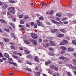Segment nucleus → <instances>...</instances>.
Instances as JSON below:
<instances>
[{
    "label": "nucleus",
    "mask_w": 76,
    "mask_h": 76,
    "mask_svg": "<svg viewBox=\"0 0 76 76\" xmlns=\"http://www.w3.org/2000/svg\"><path fill=\"white\" fill-rule=\"evenodd\" d=\"M8 10L12 14H15V10L14 7H10L8 8Z\"/></svg>",
    "instance_id": "f257e3e1"
},
{
    "label": "nucleus",
    "mask_w": 76,
    "mask_h": 76,
    "mask_svg": "<svg viewBox=\"0 0 76 76\" xmlns=\"http://www.w3.org/2000/svg\"><path fill=\"white\" fill-rule=\"evenodd\" d=\"M59 59L60 60H64V61H65V62H66V61H69V58L64 56L60 57L59 58Z\"/></svg>",
    "instance_id": "f03ea898"
},
{
    "label": "nucleus",
    "mask_w": 76,
    "mask_h": 76,
    "mask_svg": "<svg viewBox=\"0 0 76 76\" xmlns=\"http://www.w3.org/2000/svg\"><path fill=\"white\" fill-rule=\"evenodd\" d=\"M31 35H32L31 37L33 38L34 39H37L38 38V36L36 34L31 33Z\"/></svg>",
    "instance_id": "7ed1b4c3"
},
{
    "label": "nucleus",
    "mask_w": 76,
    "mask_h": 76,
    "mask_svg": "<svg viewBox=\"0 0 76 76\" xmlns=\"http://www.w3.org/2000/svg\"><path fill=\"white\" fill-rule=\"evenodd\" d=\"M49 46H50V44H49L48 43H47L46 44L45 43L43 44V47L46 48H48V47H49Z\"/></svg>",
    "instance_id": "20e7f679"
},
{
    "label": "nucleus",
    "mask_w": 76,
    "mask_h": 76,
    "mask_svg": "<svg viewBox=\"0 0 76 76\" xmlns=\"http://www.w3.org/2000/svg\"><path fill=\"white\" fill-rule=\"evenodd\" d=\"M51 61L50 60H49L48 61H46L45 62V64L46 66H48V64H51Z\"/></svg>",
    "instance_id": "39448f33"
},
{
    "label": "nucleus",
    "mask_w": 76,
    "mask_h": 76,
    "mask_svg": "<svg viewBox=\"0 0 76 76\" xmlns=\"http://www.w3.org/2000/svg\"><path fill=\"white\" fill-rule=\"evenodd\" d=\"M27 58H31V59H33L34 57L31 55H29L27 56Z\"/></svg>",
    "instance_id": "423d86ee"
},
{
    "label": "nucleus",
    "mask_w": 76,
    "mask_h": 76,
    "mask_svg": "<svg viewBox=\"0 0 76 76\" xmlns=\"http://www.w3.org/2000/svg\"><path fill=\"white\" fill-rule=\"evenodd\" d=\"M8 7V6L7 4H5L2 7V9H6L7 7Z\"/></svg>",
    "instance_id": "0eeeda50"
},
{
    "label": "nucleus",
    "mask_w": 76,
    "mask_h": 76,
    "mask_svg": "<svg viewBox=\"0 0 76 76\" xmlns=\"http://www.w3.org/2000/svg\"><path fill=\"white\" fill-rule=\"evenodd\" d=\"M58 29H52L51 30V32H52V33H54V32H56V31H57Z\"/></svg>",
    "instance_id": "6e6552de"
},
{
    "label": "nucleus",
    "mask_w": 76,
    "mask_h": 76,
    "mask_svg": "<svg viewBox=\"0 0 76 76\" xmlns=\"http://www.w3.org/2000/svg\"><path fill=\"white\" fill-rule=\"evenodd\" d=\"M68 50L69 51H73L74 49L71 48H68Z\"/></svg>",
    "instance_id": "1a4fd4ad"
},
{
    "label": "nucleus",
    "mask_w": 76,
    "mask_h": 76,
    "mask_svg": "<svg viewBox=\"0 0 76 76\" xmlns=\"http://www.w3.org/2000/svg\"><path fill=\"white\" fill-rule=\"evenodd\" d=\"M51 21L53 23H55V24H60L59 22H58L55 20H51Z\"/></svg>",
    "instance_id": "9d476101"
},
{
    "label": "nucleus",
    "mask_w": 76,
    "mask_h": 76,
    "mask_svg": "<svg viewBox=\"0 0 76 76\" xmlns=\"http://www.w3.org/2000/svg\"><path fill=\"white\" fill-rule=\"evenodd\" d=\"M0 22H1V23H5V24L6 23V21H4L3 19H0Z\"/></svg>",
    "instance_id": "9b49d317"
},
{
    "label": "nucleus",
    "mask_w": 76,
    "mask_h": 76,
    "mask_svg": "<svg viewBox=\"0 0 76 76\" xmlns=\"http://www.w3.org/2000/svg\"><path fill=\"white\" fill-rule=\"evenodd\" d=\"M4 56H5V57L6 58H9V57H10L9 55L6 53L4 54Z\"/></svg>",
    "instance_id": "f8f14e48"
},
{
    "label": "nucleus",
    "mask_w": 76,
    "mask_h": 76,
    "mask_svg": "<svg viewBox=\"0 0 76 76\" xmlns=\"http://www.w3.org/2000/svg\"><path fill=\"white\" fill-rule=\"evenodd\" d=\"M11 35L12 37L13 38H14V39H16V36H15L14 34V33H11Z\"/></svg>",
    "instance_id": "ddd939ff"
},
{
    "label": "nucleus",
    "mask_w": 76,
    "mask_h": 76,
    "mask_svg": "<svg viewBox=\"0 0 76 76\" xmlns=\"http://www.w3.org/2000/svg\"><path fill=\"white\" fill-rule=\"evenodd\" d=\"M60 31L61 32H63V33H64L66 32V30L64 29H60Z\"/></svg>",
    "instance_id": "4468645a"
},
{
    "label": "nucleus",
    "mask_w": 76,
    "mask_h": 76,
    "mask_svg": "<svg viewBox=\"0 0 76 76\" xmlns=\"http://www.w3.org/2000/svg\"><path fill=\"white\" fill-rule=\"evenodd\" d=\"M34 60L37 62H39V60H38V57L35 56Z\"/></svg>",
    "instance_id": "2eb2a0df"
},
{
    "label": "nucleus",
    "mask_w": 76,
    "mask_h": 76,
    "mask_svg": "<svg viewBox=\"0 0 76 76\" xmlns=\"http://www.w3.org/2000/svg\"><path fill=\"white\" fill-rule=\"evenodd\" d=\"M25 52L27 54H30V52L28 50H25Z\"/></svg>",
    "instance_id": "dca6fc26"
},
{
    "label": "nucleus",
    "mask_w": 76,
    "mask_h": 76,
    "mask_svg": "<svg viewBox=\"0 0 76 76\" xmlns=\"http://www.w3.org/2000/svg\"><path fill=\"white\" fill-rule=\"evenodd\" d=\"M49 42L50 43L51 45H52V46L54 45V43L52 41H50Z\"/></svg>",
    "instance_id": "f3484780"
},
{
    "label": "nucleus",
    "mask_w": 76,
    "mask_h": 76,
    "mask_svg": "<svg viewBox=\"0 0 76 76\" xmlns=\"http://www.w3.org/2000/svg\"><path fill=\"white\" fill-rule=\"evenodd\" d=\"M8 1L11 3H16V2L13 0H9Z\"/></svg>",
    "instance_id": "a211bd4d"
},
{
    "label": "nucleus",
    "mask_w": 76,
    "mask_h": 76,
    "mask_svg": "<svg viewBox=\"0 0 76 76\" xmlns=\"http://www.w3.org/2000/svg\"><path fill=\"white\" fill-rule=\"evenodd\" d=\"M32 43L34 45H37V42L36 40H34Z\"/></svg>",
    "instance_id": "6ab92c4d"
},
{
    "label": "nucleus",
    "mask_w": 76,
    "mask_h": 76,
    "mask_svg": "<svg viewBox=\"0 0 76 76\" xmlns=\"http://www.w3.org/2000/svg\"><path fill=\"white\" fill-rule=\"evenodd\" d=\"M58 37H59L60 38L61 37H64V34H59L58 35Z\"/></svg>",
    "instance_id": "aec40b11"
},
{
    "label": "nucleus",
    "mask_w": 76,
    "mask_h": 76,
    "mask_svg": "<svg viewBox=\"0 0 76 76\" xmlns=\"http://www.w3.org/2000/svg\"><path fill=\"white\" fill-rule=\"evenodd\" d=\"M63 42L64 43V44H68V41L65 40H63Z\"/></svg>",
    "instance_id": "412c9836"
},
{
    "label": "nucleus",
    "mask_w": 76,
    "mask_h": 76,
    "mask_svg": "<svg viewBox=\"0 0 76 76\" xmlns=\"http://www.w3.org/2000/svg\"><path fill=\"white\" fill-rule=\"evenodd\" d=\"M39 19L41 20H44V17L42 16L40 17L39 18Z\"/></svg>",
    "instance_id": "4be33fe9"
},
{
    "label": "nucleus",
    "mask_w": 76,
    "mask_h": 76,
    "mask_svg": "<svg viewBox=\"0 0 76 76\" xmlns=\"http://www.w3.org/2000/svg\"><path fill=\"white\" fill-rule=\"evenodd\" d=\"M29 17L27 15H25L24 17V19H29Z\"/></svg>",
    "instance_id": "5701e85b"
},
{
    "label": "nucleus",
    "mask_w": 76,
    "mask_h": 76,
    "mask_svg": "<svg viewBox=\"0 0 76 76\" xmlns=\"http://www.w3.org/2000/svg\"><path fill=\"white\" fill-rule=\"evenodd\" d=\"M56 16H58V17H61L62 15H61L58 13H57L56 14Z\"/></svg>",
    "instance_id": "b1692460"
},
{
    "label": "nucleus",
    "mask_w": 76,
    "mask_h": 76,
    "mask_svg": "<svg viewBox=\"0 0 76 76\" xmlns=\"http://www.w3.org/2000/svg\"><path fill=\"white\" fill-rule=\"evenodd\" d=\"M72 44H73L74 45H76V41L75 40H73L72 41Z\"/></svg>",
    "instance_id": "393cba45"
},
{
    "label": "nucleus",
    "mask_w": 76,
    "mask_h": 76,
    "mask_svg": "<svg viewBox=\"0 0 76 76\" xmlns=\"http://www.w3.org/2000/svg\"><path fill=\"white\" fill-rule=\"evenodd\" d=\"M61 49L62 50H66V48H65V47H64L63 46H61L60 47Z\"/></svg>",
    "instance_id": "a878e982"
},
{
    "label": "nucleus",
    "mask_w": 76,
    "mask_h": 76,
    "mask_svg": "<svg viewBox=\"0 0 76 76\" xmlns=\"http://www.w3.org/2000/svg\"><path fill=\"white\" fill-rule=\"evenodd\" d=\"M67 76H72V74L70 72H68L67 73Z\"/></svg>",
    "instance_id": "bb28decb"
},
{
    "label": "nucleus",
    "mask_w": 76,
    "mask_h": 76,
    "mask_svg": "<svg viewBox=\"0 0 76 76\" xmlns=\"http://www.w3.org/2000/svg\"><path fill=\"white\" fill-rule=\"evenodd\" d=\"M4 41H5V42H8L9 41V40L7 38H6L4 39Z\"/></svg>",
    "instance_id": "cd10ccee"
},
{
    "label": "nucleus",
    "mask_w": 76,
    "mask_h": 76,
    "mask_svg": "<svg viewBox=\"0 0 76 76\" xmlns=\"http://www.w3.org/2000/svg\"><path fill=\"white\" fill-rule=\"evenodd\" d=\"M24 42H25L27 44H30V42L28 40H25Z\"/></svg>",
    "instance_id": "c85d7f7f"
},
{
    "label": "nucleus",
    "mask_w": 76,
    "mask_h": 76,
    "mask_svg": "<svg viewBox=\"0 0 76 76\" xmlns=\"http://www.w3.org/2000/svg\"><path fill=\"white\" fill-rule=\"evenodd\" d=\"M56 20H57V21H59V20H60V18L59 17H56Z\"/></svg>",
    "instance_id": "c756f323"
},
{
    "label": "nucleus",
    "mask_w": 76,
    "mask_h": 76,
    "mask_svg": "<svg viewBox=\"0 0 76 76\" xmlns=\"http://www.w3.org/2000/svg\"><path fill=\"white\" fill-rule=\"evenodd\" d=\"M54 14V12L52 10H51V11L49 12L50 15H53Z\"/></svg>",
    "instance_id": "7c9ffc66"
},
{
    "label": "nucleus",
    "mask_w": 76,
    "mask_h": 76,
    "mask_svg": "<svg viewBox=\"0 0 76 76\" xmlns=\"http://www.w3.org/2000/svg\"><path fill=\"white\" fill-rule=\"evenodd\" d=\"M48 73H49L50 74H51V70H50V69H48Z\"/></svg>",
    "instance_id": "2f4dec72"
},
{
    "label": "nucleus",
    "mask_w": 76,
    "mask_h": 76,
    "mask_svg": "<svg viewBox=\"0 0 76 76\" xmlns=\"http://www.w3.org/2000/svg\"><path fill=\"white\" fill-rule=\"evenodd\" d=\"M19 17L20 18H23V14L20 15H19Z\"/></svg>",
    "instance_id": "473e14b6"
},
{
    "label": "nucleus",
    "mask_w": 76,
    "mask_h": 76,
    "mask_svg": "<svg viewBox=\"0 0 76 76\" xmlns=\"http://www.w3.org/2000/svg\"><path fill=\"white\" fill-rule=\"evenodd\" d=\"M53 69L55 70L56 71H58V68H57V67H55Z\"/></svg>",
    "instance_id": "72a5a7b5"
},
{
    "label": "nucleus",
    "mask_w": 76,
    "mask_h": 76,
    "mask_svg": "<svg viewBox=\"0 0 76 76\" xmlns=\"http://www.w3.org/2000/svg\"><path fill=\"white\" fill-rule=\"evenodd\" d=\"M10 47L13 50H14L15 48V46H10Z\"/></svg>",
    "instance_id": "f704fd0d"
},
{
    "label": "nucleus",
    "mask_w": 76,
    "mask_h": 76,
    "mask_svg": "<svg viewBox=\"0 0 76 76\" xmlns=\"http://www.w3.org/2000/svg\"><path fill=\"white\" fill-rule=\"evenodd\" d=\"M66 38L67 39V40H70V37L69 36H67L66 37Z\"/></svg>",
    "instance_id": "c9c22d12"
},
{
    "label": "nucleus",
    "mask_w": 76,
    "mask_h": 76,
    "mask_svg": "<svg viewBox=\"0 0 76 76\" xmlns=\"http://www.w3.org/2000/svg\"><path fill=\"white\" fill-rule=\"evenodd\" d=\"M66 53V52H65V51L64 50H63L61 51V54H64Z\"/></svg>",
    "instance_id": "e433bc0d"
},
{
    "label": "nucleus",
    "mask_w": 76,
    "mask_h": 76,
    "mask_svg": "<svg viewBox=\"0 0 76 76\" xmlns=\"http://www.w3.org/2000/svg\"><path fill=\"white\" fill-rule=\"evenodd\" d=\"M34 74L35 75V76H37L38 75L37 72H34Z\"/></svg>",
    "instance_id": "4c0bfd02"
},
{
    "label": "nucleus",
    "mask_w": 76,
    "mask_h": 76,
    "mask_svg": "<svg viewBox=\"0 0 76 76\" xmlns=\"http://www.w3.org/2000/svg\"><path fill=\"white\" fill-rule=\"evenodd\" d=\"M64 42H61L60 44V45H64Z\"/></svg>",
    "instance_id": "58836bf2"
},
{
    "label": "nucleus",
    "mask_w": 76,
    "mask_h": 76,
    "mask_svg": "<svg viewBox=\"0 0 76 76\" xmlns=\"http://www.w3.org/2000/svg\"><path fill=\"white\" fill-rule=\"evenodd\" d=\"M20 23L21 24H23L24 23V21L23 20H21L20 21Z\"/></svg>",
    "instance_id": "ea45409f"
},
{
    "label": "nucleus",
    "mask_w": 76,
    "mask_h": 76,
    "mask_svg": "<svg viewBox=\"0 0 76 76\" xmlns=\"http://www.w3.org/2000/svg\"><path fill=\"white\" fill-rule=\"evenodd\" d=\"M55 65H53L51 66V69H54L55 68L54 67Z\"/></svg>",
    "instance_id": "a19ab883"
},
{
    "label": "nucleus",
    "mask_w": 76,
    "mask_h": 76,
    "mask_svg": "<svg viewBox=\"0 0 76 76\" xmlns=\"http://www.w3.org/2000/svg\"><path fill=\"white\" fill-rule=\"evenodd\" d=\"M13 53L15 55H18V53L17 52H14Z\"/></svg>",
    "instance_id": "79ce46f5"
},
{
    "label": "nucleus",
    "mask_w": 76,
    "mask_h": 76,
    "mask_svg": "<svg viewBox=\"0 0 76 76\" xmlns=\"http://www.w3.org/2000/svg\"><path fill=\"white\" fill-rule=\"evenodd\" d=\"M13 57L14 58H16L17 59H18V56H15V55L13 56Z\"/></svg>",
    "instance_id": "37998d69"
},
{
    "label": "nucleus",
    "mask_w": 76,
    "mask_h": 76,
    "mask_svg": "<svg viewBox=\"0 0 76 76\" xmlns=\"http://www.w3.org/2000/svg\"><path fill=\"white\" fill-rule=\"evenodd\" d=\"M39 42L40 43H41V42H42V39L41 38L39 39Z\"/></svg>",
    "instance_id": "c03bdc74"
},
{
    "label": "nucleus",
    "mask_w": 76,
    "mask_h": 76,
    "mask_svg": "<svg viewBox=\"0 0 76 76\" xmlns=\"http://www.w3.org/2000/svg\"><path fill=\"white\" fill-rule=\"evenodd\" d=\"M5 31H6L7 32H9V29L8 28H7L6 29H5Z\"/></svg>",
    "instance_id": "a18cd8bd"
},
{
    "label": "nucleus",
    "mask_w": 76,
    "mask_h": 76,
    "mask_svg": "<svg viewBox=\"0 0 76 76\" xmlns=\"http://www.w3.org/2000/svg\"><path fill=\"white\" fill-rule=\"evenodd\" d=\"M8 60L9 61H13V60L12 58H9L8 59Z\"/></svg>",
    "instance_id": "49530a36"
},
{
    "label": "nucleus",
    "mask_w": 76,
    "mask_h": 76,
    "mask_svg": "<svg viewBox=\"0 0 76 76\" xmlns=\"http://www.w3.org/2000/svg\"><path fill=\"white\" fill-rule=\"evenodd\" d=\"M62 21H64L66 20V18H64L61 19Z\"/></svg>",
    "instance_id": "de8ad7c7"
},
{
    "label": "nucleus",
    "mask_w": 76,
    "mask_h": 76,
    "mask_svg": "<svg viewBox=\"0 0 76 76\" xmlns=\"http://www.w3.org/2000/svg\"><path fill=\"white\" fill-rule=\"evenodd\" d=\"M70 66L71 67L72 69H74V66H73V65H72L71 64H70Z\"/></svg>",
    "instance_id": "09e8293b"
},
{
    "label": "nucleus",
    "mask_w": 76,
    "mask_h": 76,
    "mask_svg": "<svg viewBox=\"0 0 76 76\" xmlns=\"http://www.w3.org/2000/svg\"><path fill=\"white\" fill-rule=\"evenodd\" d=\"M34 28H37V24H35L34 25Z\"/></svg>",
    "instance_id": "8fccbe9b"
},
{
    "label": "nucleus",
    "mask_w": 76,
    "mask_h": 76,
    "mask_svg": "<svg viewBox=\"0 0 76 76\" xmlns=\"http://www.w3.org/2000/svg\"><path fill=\"white\" fill-rule=\"evenodd\" d=\"M27 71H29V72H32V70L29 68H27Z\"/></svg>",
    "instance_id": "3c124183"
},
{
    "label": "nucleus",
    "mask_w": 76,
    "mask_h": 76,
    "mask_svg": "<svg viewBox=\"0 0 76 76\" xmlns=\"http://www.w3.org/2000/svg\"><path fill=\"white\" fill-rule=\"evenodd\" d=\"M27 64H30V65H32V63L31 62H27Z\"/></svg>",
    "instance_id": "603ef678"
},
{
    "label": "nucleus",
    "mask_w": 76,
    "mask_h": 76,
    "mask_svg": "<svg viewBox=\"0 0 76 76\" xmlns=\"http://www.w3.org/2000/svg\"><path fill=\"white\" fill-rule=\"evenodd\" d=\"M50 56H53L54 55V54L51 52H50L49 53Z\"/></svg>",
    "instance_id": "864d4df0"
},
{
    "label": "nucleus",
    "mask_w": 76,
    "mask_h": 76,
    "mask_svg": "<svg viewBox=\"0 0 76 76\" xmlns=\"http://www.w3.org/2000/svg\"><path fill=\"white\" fill-rule=\"evenodd\" d=\"M73 61L74 63H75V64H76V60H75V59H73Z\"/></svg>",
    "instance_id": "5fc2aeb1"
},
{
    "label": "nucleus",
    "mask_w": 76,
    "mask_h": 76,
    "mask_svg": "<svg viewBox=\"0 0 76 76\" xmlns=\"http://www.w3.org/2000/svg\"><path fill=\"white\" fill-rule=\"evenodd\" d=\"M68 15L69 16H72V14H68Z\"/></svg>",
    "instance_id": "6e6d98bb"
},
{
    "label": "nucleus",
    "mask_w": 76,
    "mask_h": 76,
    "mask_svg": "<svg viewBox=\"0 0 76 76\" xmlns=\"http://www.w3.org/2000/svg\"><path fill=\"white\" fill-rule=\"evenodd\" d=\"M0 56L1 57H3V55L2 54V53H0Z\"/></svg>",
    "instance_id": "4d7b16f0"
},
{
    "label": "nucleus",
    "mask_w": 76,
    "mask_h": 76,
    "mask_svg": "<svg viewBox=\"0 0 76 76\" xmlns=\"http://www.w3.org/2000/svg\"><path fill=\"white\" fill-rule=\"evenodd\" d=\"M49 50L50 51H53L54 49H53V48H49Z\"/></svg>",
    "instance_id": "13d9d810"
},
{
    "label": "nucleus",
    "mask_w": 76,
    "mask_h": 76,
    "mask_svg": "<svg viewBox=\"0 0 76 76\" xmlns=\"http://www.w3.org/2000/svg\"><path fill=\"white\" fill-rule=\"evenodd\" d=\"M42 23L41 22H40V23H38V26H40Z\"/></svg>",
    "instance_id": "bf43d9fd"
},
{
    "label": "nucleus",
    "mask_w": 76,
    "mask_h": 76,
    "mask_svg": "<svg viewBox=\"0 0 76 76\" xmlns=\"http://www.w3.org/2000/svg\"><path fill=\"white\" fill-rule=\"evenodd\" d=\"M64 24H67V23H68V22L65 21V22H64Z\"/></svg>",
    "instance_id": "052dcab7"
},
{
    "label": "nucleus",
    "mask_w": 76,
    "mask_h": 76,
    "mask_svg": "<svg viewBox=\"0 0 76 76\" xmlns=\"http://www.w3.org/2000/svg\"><path fill=\"white\" fill-rule=\"evenodd\" d=\"M31 25L33 26L34 25V22H31Z\"/></svg>",
    "instance_id": "680f3d73"
},
{
    "label": "nucleus",
    "mask_w": 76,
    "mask_h": 76,
    "mask_svg": "<svg viewBox=\"0 0 76 76\" xmlns=\"http://www.w3.org/2000/svg\"><path fill=\"white\" fill-rule=\"evenodd\" d=\"M13 64H14V66H17V64H16V63H13Z\"/></svg>",
    "instance_id": "e2e57ef3"
},
{
    "label": "nucleus",
    "mask_w": 76,
    "mask_h": 76,
    "mask_svg": "<svg viewBox=\"0 0 76 76\" xmlns=\"http://www.w3.org/2000/svg\"><path fill=\"white\" fill-rule=\"evenodd\" d=\"M43 41L45 42H48V40H47L46 39H45L43 40Z\"/></svg>",
    "instance_id": "0e129e2a"
},
{
    "label": "nucleus",
    "mask_w": 76,
    "mask_h": 76,
    "mask_svg": "<svg viewBox=\"0 0 76 76\" xmlns=\"http://www.w3.org/2000/svg\"><path fill=\"white\" fill-rule=\"evenodd\" d=\"M12 20L14 22H16V18H13L12 19Z\"/></svg>",
    "instance_id": "69168bd1"
},
{
    "label": "nucleus",
    "mask_w": 76,
    "mask_h": 76,
    "mask_svg": "<svg viewBox=\"0 0 76 76\" xmlns=\"http://www.w3.org/2000/svg\"><path fill=\"white\" fill-rule=\"evenodd\" d=\"M36 22L37 23H40V21L39 20H38L36 21Z\"/></svg>",
    "instance_id": "338daca9"
},
{
    "label": "nucleus",
    "mask_w": 76,
    "mask_h": 76,
    "mask_svg": "<svg viewBox=\"0 0 76 76\" xmlns=\"http://www.w3.org/2000/svg\"><path fill=\"white\" fill-rule=\"evenodd\" d=\"M26 26L27 27H29V25L28 24H26Z\"/></svg>",
    "instance_id": "774afa93"
}]
</instances>
